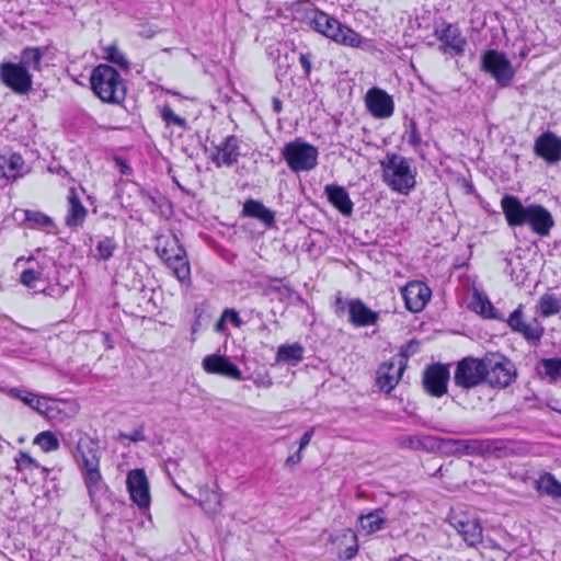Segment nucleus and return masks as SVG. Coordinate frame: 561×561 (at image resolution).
Wrapping results in <instances>:
<instances>
[{
  "label": "nucleus",
  "mask_w": 561,
  "mask_h": 561,
  "mask_svg": "<svg viewBox=\"0 0 561 561\" xmlns=\"http://www.w3.org/2000/svg\"><path fill=\"white\" fill-rule=\"evenodd\" d=\"M472 308L477 313L483 316L484 318L502 319L497 314L491 301L486 297H483L481 295H478L474 298V300L472 301Z\"/></svg>",
  "instance_id": "obj_38"
},
{
  "label": "nucleus",
  "mask_w": 561,
  "mask_h": 561,
  "mask_svg": "<svg viewBox=\"0 0 561 561\" xmlns=\"http://www.w3.org/2000/svg\"><path fill=\"white\" fill-rule=\"evenodd\" d=\"M42 51L37 47H27L22 51L21 61L19 65H22L27 69L32 70H41V60H42Z\"/></svg>",
  "instance_id": "obj_37"
},
{
  "label": "nucleus",
  "mask_w": 561,
  "mask_h": 561,
  "mask_svg": "<svg viewBox=\"0 0 561 561\" xmlns=\"http://www.w3.org/2000/svg\"><path fill=\"white\" fill-rule=\"evenodd\" d=\"M434 34L443 43L440 47L443 51L451 50L456 55L463 54L466 38L457 26L447 24L442 30L436 28Z\"/></svg>",
  "instance_id": "obj_22"
},
{
  "label": "nucleus",
  "mask_w": 561,
  "mask_h": 561,
  "mask_svg": "<svg viewBox=\"0 0 561 561\" xmlns=\"http://www.w3.org/2000/svg\"><path fill=\"white\" fill-rule=\"evenodd\" d=\"M20 456H21V459L23 462H25L27 465L36 466L35 460L30 455H27L25 453H21Z\"/></svg>",
  "instance_id": "obj_57"
},
{
  "label": "nucleus",
  "mask_w": 561,
  "mask_h": 561,
  "mask_svg": "<svg viewBox=\"0 0 561 561\" xmlns=\"http://www.w3.org/2000/svg\"><path fill=\"white\" fill-rule=\"evenodd\" d=\"M73 457L79 469L100 467L101 453L99 443L87 435L81 436L73 451Z\"/></svg>",
  "instance_id": "obj_16"
},
{
  "label": "nucleus",
  "mask_w": 561,
  "mask_h": 561,
  "mask_svg": "<svg viewBox=\"0 0 561 561\" xmlns=\"http://www.w3.org/2000/svg\"><path fill=\"white\" fill-rule=\"evenodd\" d=\"M239 156V140L236 136L231 135L217 147V153L213 161L217 167L222 164L229 167L238 161Z\"/></svg>",
  "instance_id": "obj_24"
},
{
  "label": "nucleus",
  "mask_w": 561,
  "mask_h": 561,
  "mask_svg": "<svg viewBox=\"0 0 561 561\" xmlns=\"http://www.w3.org/2000/svg\"><path fill=\"white\" fill-rule=\"evenodd\" d=\"M485 381L493 388H506L516 378L515 365L500 354L484 356Z\"/></svg>",
  "instance_id": "obj_5"
},
{
  "label": "nucleus",
  "mask_w": 561,
  "mask_h": 561,
  "mask_svg": "<svg viewBox=\"0 0 561 561\" xmlns=\"http://www.w3.org/2000/svg\"><path fill=\"white\" fill-rule=\"evenodd\" d=\"M405 307L411 312L422 311L431 298V289L422 282H410L402 288Z\"/></svg>",
  "instance_id": "obj_18"
},
{
  "label": "nucleus",
  "mask_w": 561,
  "mask_h": 561,
  "mask_svg": "<svg viewBox=\"0 0 561 561\" xmlns=\"http://www.w3.org/2000/svg\"><path fill=\"white\" fill-rule=\"evenodd\" d=\"M350 322L355 327H369L377 323L379 312L369 309L360 299L348 301Z\"/></svg>",
  "instance_id": "obj_23"
},
{
  "label": "nucleus",
  "mask_w": 561,
  "mask_h": 561,
  "mask_svg": "<svg viewBox=\"0 0 561 561\" xmlns=\"http://www.w3.org/2000/svg\"><path fill=\"white\" fill-rule=\"evenodd\" d=\"M41 279V274L34 270H24L21 274V283L28 288H36L37 282Z\"/></svg>",
  "instance_id": "obj_47"
},
{
  "label": "nucleus",
  "mask_w": 561,
  "mask_h": 561,
  "mask_svg": "<svg viewBox=\"0 0 561 561\" xmlns=\"http://www.w3.org/2000/svg\"><path fill=\"white\" fill-rule=\"evenodd\" d=\"M301 451L298 450L296 455L288 457L287 462L298 463L301 460Z\"/></svg>",
  "instance_id": "obj_58"
},
{
  "label": "nucleus",
  "mask_w": 561,
  "mask_h": 561,
  "mask_svg": "<svg viewBox=\"0 0 561 561\" xmlns=\"http://www.w3.org/2000/svg\"><path fill=\"white\" fill-rule=\"evenodd\" d=\"M343 310H344V305H343L342 298L337 297L336 298V312L339 313L340 311H343Z\"/></svg>",
  "instance_id": "obj_60"
},
{
  "label": "nucleus",
  "mask_w": 561,
  "mask_h": 561,
  "mask_svg": "<svg viewBox=\"0 0 561 561\" xmlns=\"http://www.w3.org/2000/svg\"><path fill=\"white\" fill-rule=\"evenodd\" d=\"M421 135L417 131L416 124L412 123L411 130L408 136V142L413 147H417L421 144Z\"/></svg>",
  "instance_id": "obj_50"
},
{
  "label": "nucleus",
  "mask_w": 561,
  "mask_h": 561,
  "mask_svg": "<svg viewBox=\"0 0 561 561\" xmlns=\"http://www.w3.org/2000/svg\"><path fill=\"white\" fill-rule=\"evenodd\" d=\"M222 314L224 318L231 321L234 324V327L240 328L242 325V320L240 319L238 312L234 309H225Z\"/></svg>",
  "instance_id": "obj_51"
},
{
  "label": "nucleus",
  "mask_w": 561,
  "mask_h": 561,
  "mask_svg": "<svg viewBox=\"0 0 561 561\" xmlns=\"http://www.w3.org/2000/svg\"><path fill=\"white\" fill-rule=\"evenodd\" d=\"M79 470L82 474L90 501L92 504H94L99 495L105 489V483L103 481L100 467L82 468Z\"/></svg>",
  "instance_id": "obj_25"
},
{
  "label": "nucleus",
  "mask_w": 561,
  "mask_h": 561,
  "mask_svg": "<svg viewBox=\"0 0 561 561\" xmlns=\"http://www.w3.org/2000/svg\"><path fill=\"white\" fill-rule=\"evenodd\" d=\"M272 106H273V111L275 113H280L282 110H283V103H282V101L278 98H273Z\"/></svg>",
  "instance_id": "obj_55"
},
{
  "label": "nucleus",
  "mask_w": 561,
  "mask_h": 561,
  "mask_svg": "<svg viewBox=\"0 0 561 561\" xmlns=\"http://www.w3.org/2000/svg\"><path fill=\"white\" fill-rule=\"evenodd\" d=\"M202 365L208 374L220 375L234 380L243 379L239 367L222 355H207L204 357Z\"/></svg>",
  "instance_id": "obj_19"
},
{
  "label": "nucleus",
  "mask_w": 561,
  "mask_h": 561,
  "mask_svg": "<svg viewBox=\"0 0 561 561\" xmlns=\"http://www.w3.org/2000/svg\"><path fill=\"white\" fill-rule=\"evenodd\" d=\"M455 383L470 389L485 380L484 357L482 359L466 357L457 365L454 375Z\"/></svg>",
  "instance_id": "obj_7"
},
{
  "label": "nucleus",
  "mask_w": 561,
  "mask_h": 561,
  "mask_svg": "<svg viewBox=\"0 0 561 561\" xmlns=\"http://www.w3.org/2000/svg\"><path fill=\"white\" fill-rule=\"evenodd\" d=\"M299 62H300V65L304 68L306 77H309V75L311 72V69H312V65H311V61L309 59V56L301 53L300 56H299Z\"/></svg>",
  "instance_id": "obj_53"
},
{
  "label": "nucleus",
  "mask_w": 561,
  "mask_h": 561,
  "mask_svg": "<svg viewBox=\"0 0 561 561\" xmlns=\"http://www.w3.org/2000/svg\"><path fill=\"white\" fill-rule=\"evenodd\" d=\"M526 225H528L536 234L546 237L554 226V220L547 208L538 204H531L529 205Z\"/></svg>",
  "instance_id": "obj_21"
},
{
  "label": "nucleus",
  "mask_w": 561,
  "mask_h": 561,
  "mask_svg": "<svg viewBox=\"0 0 561 561\" xmlns=\"http://www.w3.org/2000/svg\"><path fill=\"white\" fill-rule=\"evenodd\" d=\"M536 489L539 493L549 495L553 499H561V483L552 473L545 472L536 481Z\"/></svg>",
  "instance_id": "obj_33"
},
{
  "label": "nucleus",
  "mask_w": 561,
  "mask_h": 561,
  "mask_svg": "<svg viewBox=\"0 0 561 561\" xmlns=\"http://www.w3.org/2000/svg\"><path fill=\"white\" fill-rule=\"evenodd\" d=\"M481 68L490 73L501 85H507L515 73L506 56L494 49L483 53L481 57Z\"/></svg>",
  "instance_id": "obj_6"
},
{
  "label": "nucleus",
  "mask_w": 561,
  "mask_h": 561,
  "mask_svg": "<svg viewBox=\"0 0 561 561\" xmlns=\"http://www.w3.org/2000/svg\"><path fill=\"white\" fill-rule=\"evenodd\" d=\"M22 401L34 409L38 413L45 415L48 419L55 417L56 403L46 397H38L33 393L26 392Z\"/></svg>",
  "instance_id": "obj_31"
},
{
  "label": "nucleus",
  "mask_w": 561,
  "mask_h": 561,
  "mask_svg": "<svg viewBox=\"0 0 561 561\" xmlns=\"http://www.w3.org/2000/svg\"><path fill=\"white\" fill-rule=\"evenodd\" d=\"M389 561H408V559L403 556L399 557V558H394V559H391Z\"/></svg>",
  "instance_id": "obj_61"
},
{
  "label": "nucleus",
  "mask_w": 561,
  "mask_h": 561,
  "mask_svg": "<svg viewBox=\"0 0 561 561\" xmlns=\"http://www.w3.org/2000/svg\"><path fill=\"white\" fill-rule=\"evenodd\" d=\"M397 443L400 447L409 448L412 450H420L425 448V444L422 438L414 435H400L397 438Z\"/></svg>",
  "instance_id": "obj_43"
},
{
  "label": "nucleus",
  "mask_w": 561,
  "mask_h": 561,
  "mask_svg": "<svg viewBox=\"0 0 561 561\" xmlns=\"http://www.w3.org/2000/svg\"><path fill=\"white\" fill-rule=\"evenodd\" d=\"M546 374L552 379L561 378V358H546L541 362Z\"/></svg>",
  "instance_id": "obj_44"
},
{
  "label": "nucleus",
  "mask_w": 561,
  "mask_h": 561,
  "mask_svg": "<svg viewBox=\"0 0 561 561\" xmlns=\"http://www.w3.org/2000/svg\"><path fill=\"white\" fill-rule=\"evenodd\" d=\"M24 167L20 154H11L9 158L0 157V175L8 180H15L22 175Z\"/></svg>",
  "instance_id": "obj_32"
},
{
  "label": "nucleus",
  "mask_w": 561,
  "mask_h": 561,
  "mask_svg": "<svg viewBox=\"0 0 561 561\" xmlns=\"http://www.w3.org/2000/svg\"><path fill=\"white\" fill-rule=\"evenodd\" d=\"M534 152L549 164L561 161V138L550 130L542 133L535 140Z\"/></svg>",
  "instance_id": "obj_11"
},
{
  "label": "nucleus",
  "mask_w": 561,
  "mask_h": 561,
  "mask_svg": "<svg viewBox=\"0 0 561 561\" xmlns=\"http://www.w3.org/2000/svg\"><path fill=\"white\" fill-rule=\"evenodd\" d=\"M9 393H10L11 397L18 398V399L22 400V398H24L26 392H24V391H22V390H20L18 388H11L9 390Z\"/></svg>",
  "instance_id": "obj_56"
},
{
  "label": "nucleus",
  "mask_w": 561,
  "mask_h": 561,
  "mask_svg": "<svg viewBox=\"0 0 561 561\" xmlns=\"http://www.w3.org/2000/svg\"><path fill=\"white\" fill-rule=\"evenodd\" d=\"M282 157L294 173L309 172L318 165L319 150L307 141L296 139L283 147Z\"/></svg>",
  "instance_id": "obj_4"
},
{
  "label": "nucleus",
  "mask_w": 561,
  "mask_h": 561,
  "mask_svg": "<svg viewBox=\"0 0 561 561\" xmlns=\"http://www.w3.org/2000/svg\"><path fill=\"white\" fill-rule=\"evenodd\" d=\"M0 77L5 85L19 94H25L32 88V76L22 65L2 64L0 66Z\"/></svg>",
  "instance_id": "obj_9"
},
{
  "label": "nucleus",
  "mask_w": 561,
  "mask_h": 561,
  "mask_svg": "<svg viewBox=\"0 0 561 561\" xmlns=\"http://www.w3.org/2000/svg\"><path fill=\"white\" fill-rule=\"evenodd\" d=\"M106 59L121 68L128 69L129 61L123 54V51L115 45H111L105 48Z\"/></svg>",
  "instance_id": "obj_41"
},
{
  "label": "nucleus",
  "mask_w": 561,
  "mask_h": 561,
  "mask_svg": "<svg viewBox=\"0 0 561 561\" xmlns=\"http://www.w3.org/2000/svg\"><path fill=\"white\" fill-rule=\"evenodd\" d=\"M173 244L176 245V252L173 254L171 261L167 264L172 271L175 277L181 283H187L191 279V267L186 259L185 250L178 244V240H173Z\"/></svg>",
  "instance_id": "obj_27"
},
{
  "label": "nucleus",
  "mask_w": 561,
  "mask_h": 561,
  "mask_svg": "<svg viewBox=\"0 0 561 561\" xmlns=\"http://www.w3.org/2000/svg\"><path fill=\"white\" fill-rule=\"evenodd\" d=\"M201 505L208 513H217L221 508V497L218 492L205 486L199 490Z\"/></svg>",
  "instance_id": "obj_36"
},
{
  "label": "nucleus",
  "mask_w": 561,
  "mask_h": 561,
  "mask_svg": "<svg viewBox=\"0 0 561 561\" xmlns=\"http://www.w3.org/2000/svg\"><path fill=\"white\" fill-rule=\"evenodd\" d=\"M34 444L38 445L46 453L57 450L59 447L58 438L48 431L39 433L35 437Z\"/></svg>",
  "instance_id": "obj_39"
},
{
  "label": "nucleus",
  "mask_w": 561,
  "mask_h": 561,
  "mask_svg": "<svg viewBox=\"0 0 561 561\" xmlns=\"http://www.w3.org/2000/svg\"><path fill=\"white\" fill-rule=\"evenodd\" d=\"M382 181L391 191L408 195L416 185V169L412 160L401 154L388 152L380 161Z\"/></svg>",
  "instance_id": "obj_1"
},
{
  "label": "nucleus",
  "mask_w": 561,
  "mask_h": 561,
  "mask_svg": "<svg viewBox=\"0 0 561 561\" xmlns=\"http://www.w3.org/2000/svg\"><path fill=\"white\" fill-rule=\"evenodd\" d=\"M537 309L543 318L557 314L561 310V299L553 294L546 293L539 298Z\"/></svg>",
  "instance_id": "obj_35"
},
{
  "label": "nucleus",
  "mask_w": 561,
  "mask_h": 561,
  "mask_svg": "<svg viewBox=\"0 0 561 561\" xmlns=\"http://www.w3.org/2000/svg\"><path fill=\"white\" fill-rule=\"evenodd\" d=\"M121 437L127 438L130 442L137 443V442H144L146 440L145 433L141 428H138L134 431L131 434H121Z\"/></svg>",
  "instance_id": "obj_52"
},
{
  "label": "nucleus",
  "mask_w": 561,
  "mask_h": 561,
  "mask_svg": "<svg viewBox=\"0 0 561 561\" xmlns=\"http://www.w3.org/2000/svg\"><path fill=\"white\" fill-rule=\"evenodd\" d=\"M174 247L175 249L173 247L169 249L168 247H161L160 244L157 247V254L165 262V264L171 261L173 254L176 252V245L174 244Z\"/></svg>",
  "instance_id": "obj_49"
},
{
  "label": "nucleus",
  "mask_w": 561,
  "mask_h": 561,
  "mask_svg": "<svg viewBox=\"0 0 561 561\" xmlns=\"http://www.w3.org/2000/svg\"><path fill=\"white\" fill-rule=\"evenodd\" d=\"M407 363L402 358H392L378 369L377 385L379 389L389 393L399 383Z\"/></svg>",
  "instance_id": "obj_17"
},
{
  "label": "nucleus",
  "mask_w": 561,
  "mask_h": 561,
  "mask_svg": "<svg viewBox=\"0 0 561 561\" xmlns=\"http://www.w3.org/2000/svg\"><path fill=\"white\" fill-rule=\"evenodd\" d=\"M449 523L468 546L474 547L482 541V526L476 517L463 512H453Z\"/></svg>",
  "instance_id": "obj_8"
},
{
  "label": "nucleus",
  "mask_w": 561,
  "mask_h": 561,
  "mask_svg": "<svg viewBox=\"0 0 561 561\" xmlns=\"http://www.w3.org/2000/svg\"><path fill=\"white\" fill-rule=\"evenodd\" d=\"M302 357L304 347L297 343L279 346L276 355L277 362L287 363L293 366L297 365Z\"/></svg>",
  "instance_id": "obj_34"
},
{
  "label": "nucleus",
  "mask_w": 561,
  "mask_h": 561,
  "mask_svg": "<svg viewBox=\"0 0 561 561\" xmlns=\"http://www.w3.org/2000/svg\"><path fill=\"white\" fill-rule=\"evenodd\" d=\"M126 483L133 502L140 508H147L150 504V492L145 471L141 469L129 471Z\"/></svg>",
  "instance_id": "obj_15"
},
{
  "label": "nucleus",
  "mask_w": 561,
  "mask_h": 561,
  "mask_svg": "<svg viewBox=\"0 0 561 561\" xmlns=\"http://www.w3.org/2000/svg\"><path fill=\"white\" fill-rule=\"evenodd\" d=\"M242 215L244 217L259 219L267 227H272L275 222L274 213L265 207L262 202L253 198H249L244 202Z\"/></svg>",
  "instance_id": "obj_26"
},
{
  "label": "nucleus",
  "mask_w": 561,
  "mask_h": 561,
  "mask_svg": "<svg viewBox=\"0 0 561 561\" xmlns=\"http://www.w3.org/2000/svg\"><path fill=\"white\" fill-rule=\"evenodd\" d=\"M387 517L386 512L382 508H377L365 515H362L358 519L359 528L366 535L374 534L383 528Z\"/></svg>",
  "instance_id": "obj_30"
},
{
  "label": "nucleus",
  "mask_w": 561,
  "mask_h": 561,
  "mask_svg": "<svg viewBox=\"0 0 561 561\" xmlns=\"http://www.w3.org/2000/svg\"><path fill=\"white\" fill-rule=\"evenodd\" d=\"M68 214L66 216V225L70 228L81 227L85 220L88 210L82 205L75 188L69 191L68 196Z\"/></svg>",
  "instance_id": "obj_29"
},
{
  "label": "nucleus",
  "mask_w": 561,
  "mask_h": 561,
  "mask_svg": "<svg viewBox=\"0 0 561 561\" xmlns=\"http://www.w3.org/2000/svg\"><path fill=\"white\" fill-rule=\"evenodd\" d=\"M25 219L31 224V227L49 228L53 226V219L39 211H25Z\"/></svg>",
  "instance_id": "obj_42"
},
{
  "label": "nucleus",
  "mask_w": 561,
  "mask_h": 561,
  "mask_svg": "<svg viewBox=\"0 0 561 561\" xmlns=\"http://www.w3.org/2000/svg\"><path fill=\"white\" fill-rule=\"evenodd\" d=\"M449 380L448 367L443 364L428 366L423 374L424 389L434 397H442L447 391Z\"/></svg>",
  "instance_id": "obj_12"
},
{
  "label": "nucleus",
  "mask_w": 561,
  "mask_h": 561,
  "mask_svg": "<svg viewBox=\"0 0 561 561\" xmlns=\"http://www.w3.org/2000/svg\"><path fill=\"white\" fill-rule=\"evenodd\" d=\"M501 207L510 227L526 225L529 205L524 206L517 196L504 195L501 199Z\"/></svg>",
  "instance_id": "obj_20"
},
{
  "label": "nucleus",
  "mask_w": 561,
  "mask_h": 561,
  "mask_svg": "<svg viewBox=\"0 0 561 561\" xmlns=\"http://www.w3.org/2000/svg\"><path fill=\"white\" fill-rule=\"evenodd\" d=\"M115 249H116V242L114 241V239L106 237V238L102 239L101 241H99V243L96 245L95 257L98 260L106 261L113 256Z\"/></svg>",
  "instance_id": "obj_40"
},
{
  "label": "nucleus",
  "mask_w": 561,
  "mask_h": 561,
  "mask_svg": "<svg viewBox=\"0 0 561 561\" xmlns=\"http://www.w3.org/2000/svg\"><path fill=\"white\" fill-rule=\"evenodd\" d=\"M161 115H162V119L165 122L167 125H176L182 128H185V126H186L185 118L175 114L174 111L170 106H164Z\"/></svg>",
  "instance_id": "obj_45"
},
{
  "label": "nucleus",
  "mask_w": 561,
  "mask_h": 561,
  "mask_svg": "<svg viewBox=\"0 0 561 561\" xmlns=\"http://www.w3.org/2000/svg\"><path fill=\"white\" fill-rule=\"evenodd\" d=\"M325 193L329 202L340 210L344 216H351L353 213V202L346 190L339 185H327Z\"/></svg>",
  "instance_id": "obj_28"
},
{
  "label": "nucleus",
  "mask_w": 561,
  "mask_h": 561,
  "mask_svg": "<svg viewBox=\"0 0 561 561\" xmlns=\"http://www.w3.org/2000/svg\"><path fill=\"white\" fill-rule=\"evenodd\" d=\"M365 103L375 118H389L394 111L392 96L379 88H371L367 91Z\"/></svg>",
  "instance_id": "obj_13"
},
{
  "label": "nucleus",
  "mask_w": 561,
  "mask_h": 561,
  "mask_svg": "<svg viewBox=\"0 0 561 561\" xmlns=\"http://www.w3.org/2000/svg\"><path fill=\"white\" fill-rule=\"evenodd\" d=\"M507 324L514 332L523 335L528 342H539L545 332L542 324L536 318L529 323L524 321L522 306L510 314Z\"/></svg>",
  "instance_id": "obj_14"
},
{
  "label": "nucleus",
  "mask_w": 561,
  "mask_h": 561,
  "mask_svg": "<svg viewBox=\"0 0 561 561\" xmlns=\"http://www.w3.org/2000/svg\"><path fill=\"white\" fill-rule=\"evenodd\" d=\"M342 541L345 542H354V545L348 546L343 552H340V557L344 558L346 560L352 559L357 553V546H356V536L354 534L345 533L341 537Z\"/></svg>",
  "instance_id": "obj_46"
},
{
  "label": "nucleus",
  "mask_w": 561,
  "mask_h": 561,
  "mask_svg": "<svg viewBox=\"0 0 561 561\" xmlns=\"http://www.w3.org/2000/svg\"><path fill=\"white\" fill-rule=\"evenodd\" d=\"M311 27L332 41L351 47H358L363 37L323 11L317 10L310 21Z\"/></svg>",
  "instance_id": "obj_3"
},
{
  "label": "nucleus",
  "mask_w": 561,
  "mask_h": 561,
  "mask_svg": "<svg viewBox=\"0 0 561 561\" xmlns=\"http://www.w3.org/2000/svg\"><path fill=\"white\" fill-rule=\"evenodd\" d=\"M95 95L106 103H121L126 95L125 83L119 72L110 65L96 66L90 78Z\"/></svg>",
  "instance_id": "obj_2"
},
{
  "label": "nucleus",
  "mask_w": 561,
  "mask_h": 561,
  "mask_svg": "<svg viewBox=\"0 0 561 561\" xmlns=\"http://www.w3.org/2000/svg\"><path fill=\"white\" fill-rule=\"evenodd\" d=\"M225 318H224V314L221 316V318L217 321V323L215 324V330L217 332H221L225 328Z\"/></svg>",
  "instance_id": "obj_59"
},
{
  "label": "nucleus",
  "mask_w": 561,
  "mask_h": 561,
  "mask_svg": "<svg viewBox=\"0 0 561 561\" xmlns=\"http://www.w3.org/2000/svg\"><path fill=\"white\" fill-rule=\"evenodd\" d=\"M313 433H314V430L313 428H310L301 437L300 439V443H299V449L300 451H302L311 442V438L313 436Z\"/></svg>",
  "instance_id": "obj_54"
},
{
  "label": "nucleus",
  "mask_w": 561,
  "mask_h": 561,
  "mask_svg": "<svg viewBox=\"0 0 561 561\" xmlns=\"http://www.w3.org/2000/svg\"><path fill=\"white\" fill-rule=\"evenodd\" d=\"M420 351V343L415 340L408 342L402 346L400 355L397 358H402L405 363L410 356H413Z\"/></svg>",
  "instance_id": "obj_48"
},
{
  "label": "nucleus",
  "mask_w": 561,
  "mask_h": 561,
  "mask_svg": "<svg viewBox=\"0 0 561 561\" xmlns=\"http://www.w3.org/2000/svg\"><path fill=\"white\" fill-rule=\"evenodd\" d=\"M447 444L455 453L467 456H488L501 449L494 439H449Z\"/></svg>",
  "instance_id": "obj_10"
}]
</instances>
